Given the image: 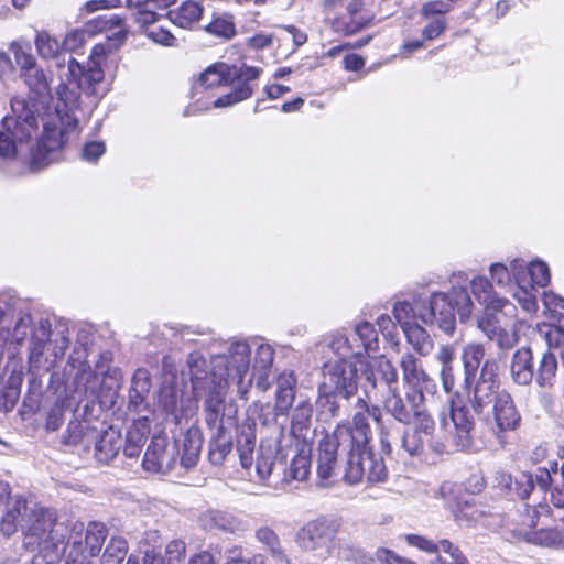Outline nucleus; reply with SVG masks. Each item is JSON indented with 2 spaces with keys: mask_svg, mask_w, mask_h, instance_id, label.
Wrapping results in <instances>:
<instances>
[{
  "mask_svg": "<svg viewBox=\"0 0 564 564\" xmlns=\"http://www.w3.org/2000/svg\"><path fill=\"white\" fill-rule=\"evenodd\" d=\"M540 333L545 338L550 348L562 347L564 349V315H553L550 324H544L540 328Z\"/></svg>",
  "mask_w": 564,
  "mask_h": 564,
  "instance_id": "79ce46f5",
  "label": "nucleus"
},
{
  "mask_svg": "<svg viewBox=\"0 0 564 564\" xmlns=\"http://www.w3.org/2000/svg\"><path fill=\"white\" fill-rule=\"evenodd\" d=\"M357 432L351 436L357 437L360 431L365 435L362 444H356L343 448L345 456L344 480L347 484L355 485L360 482L365 477L369 482H380L387 478V468L381 457H376L368 451L367 427L360 416L356 417Z\"/></svg>",
  "mask_w": 564,
  "mask_h": 564,
  "instance_id": "0eeeda50",
  "label": "nucleus"
},
{
  "mask_svg": "<svg viewBox=\"0 0 564 564\" xmlns=\"http://www.w3.org/2000/svg\"><path fill=\"white\" fill-rule=\"evenodd\" d=\"M294 384L295 380L291 375H282L279 377L274 403L275 416L286 415L289 413L295 398Z\"/></svg>",
  "mask_w": 564,
  "mask_h": 564,
  "instance_id": "c85d7f7f",
  "label": "nucleus"
},
{
  "mask_svg": "<svg viewBox=\"0 0 564 564\" xmlns=\"http://www.w3.org/2000/svg\"><path fill=\"white\" fill-rule=\"evenodd\" d=\"M206 30L217 36L230 39L235 35V24L231 17L223 15L214 19L206 28Z\"/></svg>",
  "mask_w": 564,
  "mask_h": 564,
  "instance_id": "5fc2aeb1",
  "label": "nucleus"
},
{
  "mask_svg": "<svg viewBox=\"0 0 564 564\" xmlns=\"http://www.w3.org/2000/svg\"><path fill=\"white\" fill-rule=\"evenodd\" d=\"M296 542L301 549L314 553L325 560L332 555L333 539L324 520H312L296 533Z\"/></svg>",
  "mask_w": 564,
  "mask_h": 564,
  "instance_id": "4468645a",
  "label": "nucleus"
},
{
  "mask_svg": "<svg viewBox=\"0 0 564 564\" xmlns=\"http://www.w3.org/2000/svg\"><path fill=\"white\" fill-rule=\"evenodd\" d=\"M122 446V438L120 431L109 427L105 430L95 445V456L97 460L108 464L113 459Z\"/></svg>",
  "mask_w": 564,
  "mask_h": 564,
  "instance_id": "bb28decb",
  "label": "nucleus"
},
{
  "mask_svg": "<svg viewBox=\"0 0 564 564\" xmlns=\"http://www.w3.org/2000/svg\"><path fill=\"white\" fill-rule=\"evenodd\" d=\"M256 426V421L248 417L237 429L236 447L240 465L245 469H249L253 465V453L257 442Z\"/></svg>",
  "mask_w": 564,
  "mask_h": 564,
  "instance_id": "412c9836",
  "label": "nucleus"
},
{
  "mask_svg": "<svg viewBox=\"0 0 564 564\" xmlns=\"http://www.w3.org/2000/svg\"><path fill=\"white\" fill-rule=\"evenodd\" d=\"M498 365L495 360H486L481 367L479 379L476 382L473 395L475 411L481 412L490 403H495L498 391Z\"/></svg>",
  "mask_w": 564,
  "mask_h": 564,
  "instance_id": "dca6fc26",
  "label": "nucleus"
},
{
  "mask_svg": "<svg viewBox=\"0 0 564 564\" xmlns=\"http://www.w3.org/2000/svg\"><path fill=\"white\" fill-rule=\"evenodd\" d=\"M256 539L268 550L279 564H290L278 534L271 528H259L256 531Z\"/></svg>",
  "mask_w": 564,
  "mask_h": 564,
  "instance_id": "473e14b6",
  "label": "nucleus"
},
{
  "mask_svg": "<svg viewBox=\"0 0 564 564\" xmlns=\"http://www.w3.org/2000/svg\"><path fill=\"white\" fill-rule=\"evenodd\" d=\"M359 365L364 367V376L373 388L378 380L384 382L388 386V389L393 388L392 386L398 381L395 367L384 356L370 357L365 355L364 364Z\"/></svg>",
  "mask_w": 564,
  "mask_h": 564,
  "instance_id": "aec40b11",
  "label": "nucleus"
},
{
  "mask_svg": "<svg viewBox=\"0 0 564 564\" xmlns=\"http://www.w3.org/2000/svg\"><path fill=\"white\" fill-rule=\"evenodd\" d=\"M30 329H31V317L30 316L21 317L18 321V323L15 324V327L11 334V340L18 345L22 344L25 340V338L28 337Z\"/></svg>",
  "mask_w": 564,
  "mask_h": 564,
  "instance_id": "69168bd1",
  "label": "nucleus"
},
{
  "mask_svg": "<svg viewBox=\"0 0 564 564\" xmlns=\"http://www.w3.org/2000/svg\"><path fill=\"white\" fill-rule=\"evenodd\" d=\"M530 278L529 283L531 285L544 288L551 280L550 269L547 264L541 260L531 261L529 264L525 263V278Z\"/></svg>",
  "mask_w": 564,
  "mask_h": 564,
  "instance_id": "09e8293b",
  "label": "nucleus"
},
{
  "mask_svg": "<svg viewBox=\"0 0 564 564\" xmlns=\"http://www.w3.org/2000/svg\"><path fill=\"white\" fill-rule=\"evenodd\" d=\"M66 547H70L69 557L74 562L79 558L97 556L107 538V530L102 523L90 522L87 529L83 523H75L67 533Z\"/></svg>",
  "mask_w": 564,
  "mask_h": 564,
  "instance_id": "9d476101",
  "label": "nucleus"
},
{
  "mask_svg": "<svg viewBox=\"0 0 564 564\" xmlns=\"http://www.w3.org/2000/svg\"><path fill=\"white\" fill-rule=\"evenodd\" d=\"M401 447L410 455L417 456L424 451V440L422 435L412 430L404 431L401 438Z\"/></svg>",
  "mask_w": 564,
  "mask_h": 564,
  "instance_id": "6e6d98bb",
  "label": "nucleus"
},
{
  "mask_svg": "<svg viewBox=\"0 0 564 564\" xmlns=\"http://www.w3.org/2000/svg\"><path fill=\"white\" fill-rule=\"evenodd\" d=\"M147 35L153 42L164 45V46H176L177 45L176 37L169 30H166L164 28L149 30L147 32Z\"/></svg>",
  "mask_w": 564,
  "mask_h": 564,
  "instance_id": "e2e57ef3",
  "label": "nucleus"
},
{
  "mask_svg": "<svg viewBox=\"0 0 564 564\" xmlns=\"http://www.w3.org/2000/svg\"><path fill=\"white\" fill-rule=\"evenodd\" d=\"M351 335L361 352L376 351L378 349V333L369 322L358 323Z\"/></svg>",
  "mask_w": 564,
  "mask_h": 564,
  "instance_id": "e433bc0d",
  "label": "nucleus"
},
{
  "mask_svg": "<svg viewBox=\"0 0 564 564\" xmlns=\"http://www.w3.org/2000/svg\"><path fill=\"white\" fill-rule=\"evenodd\" d=\"M494 425L492 433L501 446H506L507 433L520 427L521 414L518 411L512 397L506 390H501L492 405Z\"/></svg>",
  "mask_w": 564,
  "mask_h": 564,
  "instance_id": "ddd939ff",
  "label": "nucleus"
},
{
  "mask_svg": "<svg viewBox=\"0 0 564 564\" xmlns=\"http://www.w3.org/2000/svg\"><path fill=\"white\" fill-rule=\"evenodd\" d=\"M33 108L34 105L24 98L11 99V113L2 120L6 131L0 132V156L13 159L28 155L31 165L41 169L54 160V153L63 147L65 139L61 127L45 122L43 134L35 144H31L32 135L37 132V118Z\"/></svg>",
  "mask_w": 564,
  "mask_h": 564,
  "instance_id": "f03ea898",
  "label": "nucleus"
},
{
  "mask_svg": "<svg viewBox=\"0 0 564 564\" xmlns=\"http://www.w3.org/2000/svg\"><path fill=\"white\" fill-rule=\"evenodd\" d=\"M469 284L474 296L484 307L489 306V304L496 300H507L506 297L498 296L494 292L492 284L485 276H474Z\"/></svg>",
  "mask_w": 564,
  "mask_h": 564,
  "instance_id": "c03bdc74",
  "label": "nucleus"
},
{
  "mask_svg": "<svg viewBox=\"0 0 564 564\" xmlns=\"http://www.w3.org/2000/svg\"><path fill=\"white\" fill-rule=\"evenodd\" d=\"M525 541L543 547H560L564 544V535L557 530H539L528 532Z\"/></svg>",
  "mask_w": 564,
  "mask_h": 564,
  "instance_id": "a18cd8bd",
  "label": "nucleus"
},
{
  "mask_svg": "<svg viewBox=\"0 0 564 564\" xmlns=\"http://www.w3.org/2000/svg\"><path fill=\"white\" fill-rule=\"evenodd\" d=\"M404 539L409 545L426 553L433 554L438 552V544L434 543L432 540L426 539L425 536L419 534H406Z\"/></svg>",
  "mask_w": 564,
  "mask_h": 564,
  "instance_id": "680f3d73",
  "label": "nucleus"
},
{
  "mask_svg": "<svg viewBox=\"0 0 564 564\" xmlns=\"http://www.w3.org/2000/svg\"><path fill=\"white\" fill-rule=\"evenodd\" d=\"M414 429L420 435L432 436L435 430L433 417L425 411L424 403L420 404L413 412Z\"/></svg>",
  "mask_w": 564,
  "mask_h": 564,
  "instance_id": "864d4df0",
  "label": "nucleus"
},
{
  "mask_svg": "<svg viewBox=\"0 0 564 564\" xmlns=\"http://www.w3.org/2000/svg\"><path fill=\"white\" fill-rule=\"evenodd\" d=\"M310 468L311 457L304 451H301L292 458L291 464L285 471V477L293 480L303 481L307 478Z\"/></svg>",
  "mask_w": 564,
  "mask_h": 564,
  "instance_id": "8fccbe9b",
  "label": "nucleus"
},
{
  "mask_svg": "<svg viewBox=\"0 0 564 564\" xmlns=\"http://www.w3.org/2000/svg\"><path fill=\"white\" fill-rule=\"evenodd\" d=\"M14 61L20 68V73L37 65L35 57L31 53V46L22 41L13 42L10 46Z\"/></svg>",
  "mask_w": 564,
  "mask_h": 564,
  "instance_id": "3c124183",
  "label": "nucleus"
},
{
  "mask_svg": "<svg viewBox=\"0 0 564 564\" xmlns=\"http://www.w3.org/2000/svg\"><path fill=\"white\" fill-rule=\"evenodd\" d=\"M490 276L498 285L505 286L509 284L510 281L513 279L511 264L509 267L502 263L491 264Z\"/></svg>",
  "mask_w": 564,
  "mask_h": 564,
  "instance_id": "052dcab7",
  "label": "nucleus"
},
{
  "mask_svg": "<svg viewBox=\"0 0 564 564\" xmlns=\"http://www.w3.org/2000/svg\"><path fill=\"white\" fill-rule=\"evenodd\" d=\"M145 438L142 434L137 431H129L127 434L126 444L123 447V454L127 457H138L144 445Z\"/></svg>",
  "mask_w": 564,
  "mask_h": 564,
  "instance_id": "4d7b16f0",
  "label": "nucleus"
},
{
  "mask_svg": "<svg viewBox=\"0 0 564 564\" xmlns=\"http://www.w3.org/2000/svg\"><path fill=\"white\" fill-rule=\"evenodd\" d=\"M175 460L174 447L169 449L165 438L158 436L152 438L144 453L143 467L149 471L169 473Z\"/></svg>",
  "mask_w": 564,
  "mask_h": 564,
  "instance_id": "6ab92c4d",
  "label": "nucleus"
},
{
  "mask_svg": "<svg viewBox=\"0 0 564 564\" xmlns=\"http://www.w3.org/2000/svg\"><path fill=\"white\" fill-rule=\"evenodd\" d=\"M485 357V347L481 344L469 343L464 346L462 359L465 370V379L468 382L474 379Z\"/></svg>",
  "mask_w": 564,
  "mask_h": 564,
  "instance_id": "c9c22d12",
  "label": "nucleus"
},
{
  "mask_svg": "<svg viewBox=\"0 0 564 564\" xmlns=\"http://www.w3.org/2000/svg\"><path fill=\"white\" fill-rule=\"evenodd\" d=\"M203 15V7L195 1H185L176 10L170 11V20L183 28H191L198 22Z\"/></svg>",
  "mask_w": 564,
  "mask_h": 564,
  "instance_id": "7c9ffc66",
  "label": "nucleus"
},
{
  "mask_svg": "<svg viewBox=\"0 0 564 564\" xmlns=\"http://www.w3.org/2000/svg\"><path fill=\"white\" fill-rule=\"evenodd\" d=\"M203 438L197 427L188 429L178 444L181 465L186 469L194 467L199 458Z\"/></svg>",
  "mask_w": 564,
  "mask_h": 564,
  "instance_id": "5701e85b",
  "label": "nucleus"
},
{
  "mask_svg": "<svg viewBox=\"0 0 564 564\" xmlns=\"http://www.w3.org/2000/svg\"><path fill=\"white\" fill-rule=\"evenodd\" d=\"M159 404L167 415L178 422L183 416L182 393L173 387H163L159 394Z\"/></svg>",
  "mask_w": 564,
  "mask_h": 564,
  "instance_id": "58836bf2",
  "label": "nucleus"
},
{
  "mask_svg": "<svg viewBox=\"0 0 564 564\" xmlns=\"http://www.w3.org/2000/svg\"><path fill=\"white\" fill-rule=\"evenodd\" d=\"M338 397H340L338 391L319 383L316 405L321 413H325L332 417L337 416L339 414Z\"/></svg>",
  "mask_w": 564,
  "mask_h": 564,
  "instance_id": "37998d69",
  "label": "nucleus"
},
{
  "mask_svg": "<svg viewBox=\"0 0 564 564\" xmlns=\"http://www.w3.org/2000/svg\"><path fill=\"white\" fill-rule=\"evenodd\" d=\"M451 422L443 420V426L451 436V446L454 451L467 452L474 448L473 430L474 416L465 405L451 401Z\"/></svg>",
  "mask_w": 564,
  "mask_h": 564,
  "instance_id": "f8f14e48",
  "label": "nucleus"
},
{
  "mask_svg": "<svg viewBox=\"0 0 564 564\" xmlns=\"http://www.w3.org/2000/svg\"><path fill=\"white\" fill-rule=\"evenodd\" d=\"M429 305L423 308H415L412 303L406 300L397 301L393 304L392 314L397 323L403 329L417 324L415 319H420V313H426Z\"/></svg>",
  "mask_w": 564,
  "mask_h": 564,
  "instance_id": "4c0bfd02",
  "label": "nucleus"
},
{
  "mask_svg": "<svg viewBox=\"0 0 564 564\" xmlns=\"http://www.w3.org/2000/svg\"><path fill=\"white\" fill-rule=\"evenodd\" d=\"M174 0H127L128 7L133 10V19L141 26L155 23L162 17L158 10H164Z\"/></svg>",
  "mask_w": 564,
  "mask_h": 564,
  "instance_id": "4be33fe9",
  "label": "nucleus"
},
{
  "mask_svg": "<svg viewBox=\"0 0 564 564\" xmlns=\"http://www.w3.org/2000/svg\"><path fill=\"white\" fill-rule=\"evenodd\" d=\"M191 380L194 389L204 388L203 381L210 384V372L207 373V360L197 351L187 357Z\"/></svg>",
  "mask_w": 564,
  "mask_h": 564,
  "instance_id": "a19ab883",
  "label": "nucleus"
},
{
  "mask_svg": "<svg viewBox=\"0 0 564 564\" xmlns=\"http://www.w3.org/2000/svg\"><path fill=\"white\" fill-rule=\"evenodd\" d=\"M399 366L402 371V379L411 390H417L422 394L432 392L435 389L433 379L426 373L419 358L406 351L401 355Z\"/></svg>",
  "mask_w": 564,
  "mask_h": 564,
  "instance_id": "a211bd4d",
  "label": "nucleus"
},
{
  "mask_svg": "<svg viewBox=\"0 0 564 564\" xmlns=\"http://www.w3.org/2000/svg\"><path fill=\"white\" fill-rule=\"evenodd\" d=\"M250 347L245 341L234 343L228 355L215 356L212 359L210 384L204 387L207 390L205 409L207 422L215 423L223 409L227 390L231 384L237 386L240 398L246 399L252 383L250 375Z\"/></svg>",
  "mask_w": 564,
  "mask_h": 564,
  "instance_id": "7ed1b4c3",
  "label": "nucleus"
},
{
  "mask_svg": "<svg viewBox=\"0 0 564 564\" xmlns=\"http://www.w3.org/2000/svg\"><path fill=\"white\" fill-rule=\"evenodd\" d=\"M364 3L362 0H346L345 8L349 14V21L346 18H338L334 22V28L337 32L344 35H352L364 28L368 26L370 19L357 17Z\"/></svg>",
  "mask_w": 564,
  "mask_h": 564,
  "instance_id": "a878e982",
  "label": "nucleus"
},
{
  "mask_svg": "<svg viewBox=\"0 0 564 564\" xmlns=\"http://www.w3.org/2000/svg\"><path fill=\"white\" fill-rule=\"evenodd\" d=\"M313 408L307 401H301L291 415V433L296 438L305 440L312 424Z\"/></svg>",
  "mask_w": 564,
  "mask_h": 564,
  "instance_id": "c756f323",
  "label": "nucleus"
},
{
  "mask_svg": "<svg viewBox=\"0 0 564 564\" xmlns=\"http://www.w3.org/2000/svg\"><path fill=\"white\" fill-rule=\"evenodd\" d=\"M455 308L462 322L471 316L474 303L465 288L454 285L449 293H433L429 300V310L419 316L423 324L436 325L446 335H453L456 328Z\"/></svg>",
  "mask_w": 564,
  "mask_h": 564,
  "instance_id": "423d86ee",
  "label": "nucleus"
},
{
  "mask_svg": "<svg viewBox=\"0 0 564 564\" xmlns=\"http://www.w3.org/2000/svg\"><path fill=\"white\" fill-rule=\"evenodd\" d=\"M274 448L260 445L256 460V471L260 480H265L272 473L274 465Z\"/></svg>",
  "mask_w": 564,
  "mask_h": 564,
  "instance_id": "603ef678",
  "label": "nucleus"
},
{
  "mask_svg": "<svg viewBox=\"0 0 564 564\" xmlns=\"http://www.w3.org/2000/svg\"><path fill=\"white\" fill-rule=\"evenodd\" d=\"M84 438V426L79 421H72L67 426V435L64 437L66 445H77Z\"/></svg>",
  "mask_w": 564,
  "mask_h": 564,
  "instance_id": "338daca9",
  "label": "nucleus"
},
{
  "mask_svg": "<svg viewBox=\"0 0 564 564\" xmlns=\"http://www.w3.org/2000/svg\"><path fill=\"white\" fill-rule=\"evenodd\" d=\"M20 77L36 97H45L50 94V80L39 65H35L23 73H20Z\"/></svg>",
  "mask_w": 564,
  "mask_h": 564,
  "instance_id": "f704fd0d",
  "label": "nucleus"
},
{
  "mask_svg": "<svg viewBox=\"0 0 564 564\" xmlns=\"http://www.w3.org/2000/svg\"><path fill=\"white\" fill-rule=\"evenodd\" d=\"M408 344L420 356H429L434 347V341L425 328L419 324L403 329Z\"/></svg>",
  "mask_w": 564,
  "mask_h": 564,
  "instance_id": "2f4dec72",
  "label": "nucleus"
},
{
  "mask_svg": "<svg viewBox=\"0 0 564 564\" xmlns=\"http://www.w3.org/2000/svg\"><path fill=\"white\" fill-rule=\"evenodd\" d=\"M329 348L338 357L337 359H347L364 364L365 354L361 352L359 346L354 341L351 334L336 333L332 335Z\"/></svg>",
  "mask_w": 564,
  "mask_h": 564,
  "instance_id": "cd10ccee",
  "label": "nucleus"
},
{
  "mask_svg": "<svg viewBox=\"0 0 564 564\" xmlns=\"http://www.w3.org/2000/svg\"><path fill=\"white\" fill-rule=\"evenodd\" d=\"M30 509L26 506L25 499L20 496L10 498L4 516L0 522L1 532L10 536L17 532L18 525L24 523Z\"/></svg>",
  "mask_w": 564,
  "mask_h": 564,
  "instance_id": "b1692460",
  "label": "nucleus"
},
{
  "mask_svg": "<svg viewBox=\"0 0 564 564\" xmlns=\"http://www.w3.org/2000/svg\"><path fill=\"white\" fill-rule=\"evenodd\" d=\"M510 322L516 326L522 323V317L509 300L491 302L476 318L477 327L502 350L511 349L519 340L516 329L510 332L506 328Z\"/></svg>",
  "mask_w": 564,
  "mask_h": 564,
  "instance_id": "6e6552de",
  "label": "nucleus"
},
{
  "mask_svg": "<svg viewBox=\"0 0 564 564\" xmlns=\"http://www.w3.org/2000/svg\"><path fill=\"white\" fill-rule=\"evenodd\" d=\"M185 554V543L180 540L171 541L166 545V555L169 564L180 563Z\"/></svg>",
  "mask_w": 564,
  "mask_h": 564,
  "instance_id": "774afa93",
  "label": "nucleus"
},
{
  "mask_svg": "<svg viewBox=\"0 0 564 564\" xmlns=\"http://www.w3.org/2000/svg\"><path fill=\"white\" fill-rule=\"evenodd\" d=\"M356 412L352 416L351 423H345L344 426L348 427V431L350 434H354L357 432V425H356V417L360 416L362 419V422L365 423L367 427V438L370 440L371 430L370 425L368 423V417L370 416L375 422L379 423L381 421V410L377 405L369 406L367 402L364 399H358L356 403Z\"/></svg>",
  "mask_w": 564,
  "mask_h": 564,
  "instance_id": "ea45409f",
  "label": "nucleus"
},
{
  "mask_svg": "<svg viewBox=\"0 0 564 564\" xmlns=\"http://www.w3.org/2000/svg\"><path fill=\"white\" fill-rule=\"evenodd\" d=\"M556 370H557L556 357L550 351L543 354V356L540 360L536 377H535L536 383L540 387L552 386L554 378H555Z\"/></svg>",
  "mask_w": 564,
  "mask_h": 564,
  "instance_id": "49530a36",
  "label": "nucleus"
},
{
  "mask_svg": "<svg viewBox=\"0 0 564 564\" xmlns=\"http://www.w3.org/2000/svg\"><path fill=\"white\" fill-rule=\"evenodd\" d=\"M97 23L100 31L113 30L106 41L96 44L88 57L86 65L79 64L73 56L64 53L63 44L57 37L46 31H37L34 44L36 52L43 59L56 61L59 68L58 77L61 84L57 87L58 101L63 104L56 105V112L61 116L65 113L67 119V128H75L77 119L73 116V111L79 106L80 91L88 97L97 99L104 97L106 89L102 87L105 79L104 64L107 56L116 51L126 40L127 32L121 25V19L116 15H99Z\"/></svg>",
  "mask_w": 564,
  "mask_h": 564,
  "instance_id": "f257e3e1",
  "label": "nucleus"
},
{
  "mask_svg": "<svg viewBox=\"0 0 564 564\" xmlns=\"http://www.w3.org/2000/svg\"><path fill=\"white\" fill-rule=\"evenodd\" d=\"M202 527L207 531L230 530L234 524L232 517L219 510H209L200 516Z\"/></svg>",
  "mask_w": 564,
  "mask_h": 564,
  "instance_id": "de8ad7c7",
  "label": "nucleus"
},
{
  "mask_svg": "<svg viewBox=\"0 0 564 564\" xmlns=\"http://www.w3.org/2000/svg\"><path fill=\"white\" fill-rule=\"evenodd\" d=\"M362 432L357 433L354 438L348 427L338 425L332 435L321 440L318 445L317 475L323 480H328L335 475L338 456L343 457V448L356 444H362L365 440Z\"/></svg>",
  "mask_w": 564,
  "mask_h": 564,
  "instance_id": "1a4fd4ad",
  "label": "nucleus"
},
{
  "mask_svg": "<svg viewBox=\"0 0 564 564\" xmlns=\"http://www.w3.org/2000/svg\"><path fill=\"white\" fill-rule=\"evenodd\" d=\"M510 371L512 380L518 384L527 386L532 381L533 355L529 347H521L514 351Z\"/></svg>",
  "mask_w": 564,
  "mask_h": 564,
  "instance_id": "393cba45",
  "label": "nucleus"
},
{
  "mask_svg": "<svg viewBox=\"0 0 564 564\" xmlns=\"http://www.w3.org/2000/svg\"><path fill=\"white\" fill-rule=\"evenodd\" d=\"M438 552H443L447 560V564H456L466 560L462 551L448 540H441L438 543Z\"/></svg>",
  "mask_w": 564,
  "mask_h": 564,
  "instance_id": "bf43d9fd",
  "label": "nucleus"
},
{
  "mask_svg": "<svg viewBox=\"0 0 564 564\" xmlns=\"http://www.w3.org/2000/svg\"><path fill=\"white\" fill-rule=\"evenodd\" d=\"M274 351L269 345H259L253 361V369L258 372L257 387L263 391L268 389L267 383L270 367L273 362Z\"/></svg>",
  "mask_w": 564,
  "mask_h": 564,
  "instance_id": "72a5a7b5",
  "label": "nucleus"
},
{
  "mask_svg": "<svg viewBox=\"0 0 564 564\" xmlns=\"http://www.w3.org/2000/svg\"><path fill=\"white\" fill-rule=\"evenodd\" d=\"M424 394L417 390H409L405 393V401L401 398L397 387L389 389V394L383 401L386 411L401 423L410 424L413 420L415 409L424 403Z\"/></svg>",
  "mask_w": 564,
  "mask_h": 564,
  "instance_id": "f3484780",
  "label": "nucleus"
},
{
  "mask_svg": "<svg viewBox=\"0 0 564 564\" xmlns=\"http://www.w3.org/2000/svg\"><path fill=\"white\" fill-rule=\"evenodd\" d=\"M259 75L260 69L256 67L242 66L231 70L226 64H215L200 74L193 90L198 95L214 87L230 85L231 91L213 102L216 108L229 107L251 97L253 88L250 82L257 79Z\"/></svg>",
  "mask_w": 564,
  "mask_h": 564,
  "instance_id": "39448f33",
  "label": "nucleus"
},
{
  "mask_svg": "<svg viewBox=\"0 0 564 564\" xmlns=\"http://www.w3.org/2000/svg\"><path fill=\"white\" fill-rule=\"evenodd\" d=\"M359 362L347 359H329L323 366V380L321 383L333 388L341 398L348 400L358 390V367Z\"/></svg>",
  "mask_w": 564,
  "mask_h": 564,
  "instance_id": "9b49d317",
  "label": "nucleus"
},
{
  "mask_svg": "<svg viewBox=\"0 0 564 564\" xmlns=\"http://www.w3.org/2000/svg\"><path fill=\"white\" fill-rule=\"evenodd\" d=\"M106 151V145L101 141H90L84 145L82 156L87 162H96Z\"/></svg>",
  "mask_w": 564,
  "mask_h": 564,
  "instance_id": "0e129e2a",
  "label": "nucleus"
},
{
  "mask_svg": "<svg viewBox=\"0 0 564 564\" xmlns=\"http://www.w3.org/2000/svg\"><path fill=\"white\" fill-rule=\"evenodd\" d=\"M511 270L513 280L517 284L512 292V297L518 302L521 307L522 322L527 316H532L538 311L536 290L529 283L525 278V262L521 259H513L511 261Z\"/></svg>",
  "mask_w": 564,
  "mask_h": 564,
  "instance_id": "2eb2a0df",
  "label": "nucleus"
},
{
  "mask_svg": "<svg viewBox=\"0 0 564 564\" xmlns=\"http://www.w3.org/2000/svg\"><path fill=\"white\" fill-rule=\"evenodd\" d=\"M24 543L32 551L39 550L41 555H35L32 564H53L66 550L65 539L68 529L64 523L56 522L54 512L42 507L34 506L30 509L26 520H22Z\"/></svg>",
  "mask_w": 564,
  "mask_h": 564,
  "instance_id": "20e7f679",
  "label": "nucleus"
},
{
  "mask_svg": "<svg viewBox=\"0 0 564 564\" xmlns=\"http://www.w3.org/2000/svg\"><path fill=\"white\" fill-rule=\"evenodd\" d=\"M86 39L87 32L85 30L75 29L69 31L62 42L64 53L77 51L85 44Z\"/></svg>",
  "mask_w": 564,
  "mask_h": 564,
  "instance_id": "13d9d810",
  "label": "nucleus"
}]
</instances>
